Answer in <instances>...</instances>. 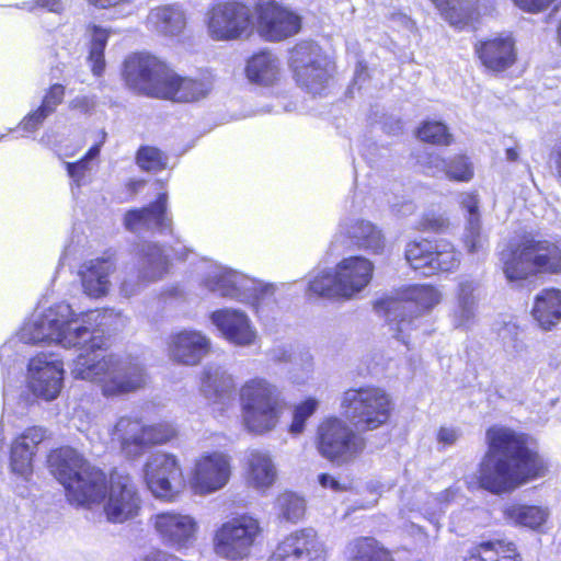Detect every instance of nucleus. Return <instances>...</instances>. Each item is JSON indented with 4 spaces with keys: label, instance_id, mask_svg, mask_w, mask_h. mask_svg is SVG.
Segmentation results:
<instances>
[{
    "label": "nucleus",
    "instance_id": "nucleus-1",
    "mask_svg": "<svg viewBox=\"0 0 561 561\" xmlns=\"http://www.w3.org/2000/svg\"><path fill=\"white\" fill-rule=\"evenodd\" d=\"M32 340L55 342L80 351L73 360L75 379L90 381L106 397H119L145 387V367L137 360H123L108 352L110 343L102 328L79 325L67 304L49 307L34 323Z\"/></svg>",
    "mask_w": 561,
    "mask_h": 561
},
{
    "label": "nucleus",
    "instance_id": "nucleus-2",
    "mask_svg": "<svg viewBox=\"0 0 561 561\" xmlns=\"http://www.w3.org/2000/svg\"><path fill=\"white\" fill-rule=\"evenodd\" d=\"M46 462L50 473L64 486L71 505L91 508L104 502V514L108 522L115 524L139 515L142 500L130 476L112 474L107 481L102 469L71 446L51 449Z\"/></svg>",
    "mask_w": 561,
    "mask_h": 561
},
{
    "label": "nucleus",
    "instance_id": "nucleus-3",
    "mask_svg": "<svg viewBox=\"0 0 561 561\" xmlns=\"http://www.w3.org/2000/svg\"><path fill=\"white\" fill-rule=\"evenodd\" d=\"M394 400L385 388L375 385L352 387L343 391L337 415L322 419L316 428L314 446L331 463L348 465L366 448L363 434L388 425L393 416Z\"/></svg>",
    "mask_w": 561,
    "mask_h": 561
},
{
    "label": "nucleus",
    "instance_id": "nucleus-4",
    "mask_svg": "<svg viewBox=\"0 0 561 561\" xmlns=\"http://www.w3.org/2000/svg\"><path fill=\"white\" fill-rule=\"evenodd\" d=\"M485 445L476 483L492 494L511 493L548 471L528 433L506 425H491L485 431Z\"/></svg>",
    "mask_w": 561,
    "mask_h": 561
},
{
    "label": "nucleus",
    "instance_id": "nucleus-5",
    "mask_svg": "<svg viewBox=\"0 0 561 561\" xmlns=\"http://www.w3.org/2000/svg\"><path fill=\"white\" fill-rule=\"evenodd\" d=\"M499 260L508 283L561 275V241L526 233L507 243L499 252Z\"/></svg>",
    "mask_w": 561,
    "mask_h": 561
},
{
    "label": "nucleus",
    "instance_id": "nucleus-6",
    "mask_svg": "<svg viewBox=\"0 0 561 561\" xmlns=\"http://www.w3.org/2000/svg\"><path fill=\"white\" fill-rule=\"evenodd\" d=\"M242 423L254 434L274 431L285 410V399L279 388L265 378L247 380L239 390Z\"/></svg>",
    "mask_w": 561,
    "mask_h": 561
},
{
    "label": "nucleus",
    "instance_id": "nucleus-7",
    "mask_svg": "<svg viewBox=\"0 0 561 561\" xmlns=\"http://www.w3.org/2000/svg\"><path fill=\"white\" fill-rule=\"evenodd\" d=\"M442 300V293L433 284H410L397 290L394 297H385L375 301V309L385 314L392 310L411 309L402 313L392 328L397 340L407 344L404 331L414 329V320L431 312Z\"/></svg>",
    "mask_w": 561,
    "mask_h": 561
},
{
    "label": "nucleus",
    "instance_id": "nucleus-8",
    "mask_svg": "<svg viewBox=\"0 0 561 561\" xmlns=\"http://www.w3.org/2000/svg\"><path fill=\"white\" fill-rule=\"evenodd\" d=\"M260 522L248 513L237 514L220 523L213 531L214 553L228 561L248 558L261 537Z\"/></svg>",
    "mask_w": 561,
    "mask_h": 561
},
{
    "label": "nucleus",
    "instance_id": "nucleus-9",
    "mask_svg": "<svg viewBox=\"0 0 561 561\" xmlns=\"http://www.w3.org/2000/svg\"><path fill=\"white\" fill-rule=\"evenodd\" d=\"M176 436L178 431L171 422L146 424L140 417L130 415L119 417L111 432L112 442L117 443L127 457H138L148 448L167 444Z\"/></svg>",
    "mask_w": 561,
    "mask_h": 561
},
{
    "label": "nucleus",
    "instance_id": "nucleus-10",
    "mask_svg": "<svg viewBox=\"0 0 561 561\" xmlns=\"http://www.w3.org/2000/svg\"><path fill=\"white\" fill-rule=\"evenodd\" d=\"M404 259L413 271L426 276L453 273L461 264V253L445 238L419 237L411 239L404 247Z\"/></svg>",
    "mask_w": 561,
    "mask_h": 561
},
{
    "label": "nucleus",
    "instance_id": "nucleus-11",
    "mask_svg": "<svg viewBox=\"0 0 561 561\" xmlns=\"http://www.w3.org/2000/svg\"><path fill=\"white\" fill-rule=\"evenodd\" d=\"M170 67L168 61L153 54L135 51L124 59L121 77L134 93L158 99Z\"/></svg>",
    "mask_w": 561,
    "mask_h": 561
},
{
    "label": "nucleus",
    "instance_id": "nucleus-12",
    "mask_svg": "<svg viewBox=\"0 0 561 561\" xmlns=\"http://www.w3.org/2000/svg\"><path fill=\"white\" fill-rule=\"evenodd\" d=\"M205 24L215 41L238 39L252 30L254 10L242 0L217 1L208 7Z\"/></svg>",
    "mask_w": 561,
    "mask_h": 561
},
{
    "label": "nucleus",
    "instance_id": "nucleus-13",
    "mask_svg": "<svg viewBox=\"0 0 561 561\" xmlns=\"http://www.w3.org/2000/svg\"><path fill=\"white\" fill-rule=\"evenodd\" d=\"M144 482L151 494L163 502L173 503L185 485L184 471L179 458L160 451L147 459L142 468Z\"/></svg>",
    "mask_w": 561,
    "mask_h": 561
},
{
    "label": "nucleus",
    "instance_id": "nucleus-14",
    "mask_svg": "<svg viewBox=\"0 0 561 561\" xmlns=\"http://www.w3.org/2000/svg\"><path fill=\"white\" fill-rule=\"evenodd\" d=\"M254 22L259 34L268 42H282L301 30V18L276 0H255Z\"/></svg>",
    "mask_w": 561,
    "mask_h": 561
},
{
    "label": "nucleus",
    "instance_id": "nucleus-15",
    "mask_svg": "<svg viewBox=\"0 0 561 561\" xmlns=\"http://www.w3.org/2000/svg\"><path fill=\"white\" fill-rule=\"evenodd\" d=\"M231 477L230 459L219 451L205 453L194 461L190 488L196 495H208L227 485Z\"/></svg>",
    "mask_w": 561,
    "mask_h": 561
},
{
    "label": "nucleus",
    "instance_id": "nucleus-16",
    "mask_svg": "<svg viewBox=\"0 0 561 561\" xmlns=\"http://www.w3.org/2000/svg\"><path fill=\"white\" fill-rule=\"evenodd\" d=\"M327 549L316 530L302 528L278 541L267 561H325Z\"/></svg>",
    "mask_w": 561,
    "mask_h": 561
},
{
    "label": "nucleus",
    "instance_id": "nucleus-17",
    "mask_svg": "<svg viewBox=\"0 0 561 561\" xmlns=\"http://www.w3.org/2000/svg\"><path fill=\"white\" fill-rule=\"evenodd\" d=\"M473 50L480 66L494 76L508 71L518 60L516 41L512 34L480 39L474 43Z\"/></svg>",
    "mask_w": 561,
    "mask_h": 561
},
{
    "label": "nucleus",
    "instance_id": "nucleus-18",
    "mask_svg": "<svg viewBox=\"0 0 561 561\" xmlns=\"http://www.w3.org/2000/svg\"><path fill=\"white\" fill-rule=\"evenodd\" d=\"M213 85V77L209 73H202L198 77L182 76L171 66L158 100L173 103H195L207 98Z\"/></svg>",
    "mask_w": 561,
    "mask_h": 561
},
{
    "label": "nucleus",
    "instance_id": "nucleus-19",
    "mask_svg": "<svg viewBox=\"0 0 561 561\" xmlns=\"http://www.w3.org/2000/svg\"><path fill=\"white\" fill-rule=\"evenodd\" d=\"M151 523L160 539L178 549L193 542L198 531V523L192 515L174 510L154 514Z\"/></svg>",
    "mask_w": 561,
    "mask_h": 561
},
{
    "label": "nucleus",
    "instance_id": "nucleus-20",
    "mask_svg": "<svg viewBox=\"0 0 561 561\" xmlns=\"http://www.w3.org/2000/svg\"><path fill=\"white\" fill-rule=\"evenodd\" d=\"M312 48L305 44L294 46L289 66L296 83L312 94L321 93L328 82L329 73L318 60L312 57Z\"/></svg>",
    "mask_w": 561,
    "mask_h": 561
},
{
    "label": "nucleus",
    "instance_id": "nucleus-21",
    "mask_svg": "<svg viewBox=\"0 0 561 561\" xmlns=\"http://www.w3.org/2000/svg\"><path fill=\"white\" fill-rule=\"evenodd\" d=\"M30 388L32 392L50 401L58 397L62 387L64 366L60 360H49L45 354H37L28 363Z\"/></svg>",
    "mask_w": 561,
    "mask_h": 561
},
{
    "label": "nucleus",
    "instance_id": "nucleus-22",
    "mask_svg": "<svg viewBox=\"0 0 561 561\" xmlns=\"http://www.w3.org/2000/svg\"><path fill=\"white\" fill-rule=\"evenodd\" d=\"M339 295L350 299L360 293L373 279L374 264L366 257L353 255L342 259L334 268Z\"/></svg>",
    "mask_w": 561,
    "mask_h": 561
},
{
    "label": "nucleus",
    "instance_id": "nucleus-23",
    "mask_svg": "<svg viewBox=\"0 0 561 561\" xmlns=\"http://www.w3.org/2000/svg\"><path fill=\"white\" fill-rule=\"evenodd\" d=\"M124 227L130 232L144 229L170 230L172 219L168 215V193H159L147 206L127 210L124 214Z\"/></svg>",
    "mask_w": 561,
    "mask_h": 561
},
{
    "label": "nucleus",
    "instance_id": "nucleus-24",
    "mask_svg": "<svg viewBox=\"0 0 561 561\" xmlns=\"http://www.w3.org/2000/svg\"><path fill=\"white\" fill-rule=\"evenodd\" d=\"M191 250L185 245L162 247L157 242H148L139 252V260L152 279L162 278L170 268L185 262Z\"/></svg>",
    "mask_w": 561,
    "mask_h": 561
},
{
    "label": "nucleus",
    "instance_id": "nucleus-25",
    "mask_svg": "<svg viewBox=\"0 0 561 561\" xmlns=\"http://www.w3.org/2000/svg\"><path fill=\"white\" fill-rule=\"evenodd\" d=\"M45 439V430L41 426H30L19 434L10 448V468L24 478L33 472V458L37 446Z\"/></svg>",
    "mask_w": 561,
    "mask_h": 561
},
{
    "label": "nucleus",
    "instance_id": "nucleus-26",
    "mask_svg": "<svg viewBox=\"0 0 561 561\" xmlns=\"http://www.w3.org/2000/svg\"><path fill=\"white\" fill-rule=\"evenodd\" d=\"M168 348L174 362L193 366L209 353L210 344L201 332L183 330L170 336Z\"/></svg>",
    "mask_w": 561,
    "mask_h": 561
},
{
    "label": "nucleus",
    "instance_id": "nucleus-27",
    "mask_svg": "<svg viewBox=\"0 0 561 561\" xmlns=\"http://www.w3.org/2000/svg\"><path fill=\"white\" fill-rule=\"evenodd\" d=\"M213 323L230 342L239 345H249L255 339V332L250 320L242 311L234 309H219L210 316Z\"/></svg>",
    "mask_w": 561,
    "mask_h": 561
},
{
    "label": "nucleus",
    "instance_id": "nucleus-28",
    "mask_svg": "<svg viewBox=\"0 0 561 561\" xmlns=\"http://www.w3.org/2000/svg\"><path fill=\"white\" fill-rule=\"evenodd\" d=\"M244 75L251 83L268 88L280 81L283 71L279 59L271 50L262 49L248 58Z\"/></svg>",
    "mask_w": 561,
    "mask_h": 561
},
{
    "label": "nucleus",
    "instance_id": "nucleus-29",
    "mask_svg": "<svg viewBox=\"0 0 561 561\" xmlns=\"http://www.w3.org/2000/svg\"><path fill=\"white\" fill-rule=\"evenodd\" d=\"M530 313L541 330H553L561 321V289H541L534 298Z\"/></svg>",
    "mask_w": 561,
    "mask_h": 561
},
{
    "label": "nucleus",
    "instance_id": "nucleus-30",
    "mask_svg": "<svg viewBox=\"0 0 561 561\" xmlns=\"http://www.w3.org/2000/svg\"><path fill=\"white\" fill-rule=\"evenodd\" d=\"M115 270L112 256L90 260L80 271L84 293L93 298H100L107 293L110 274Z\"/></svg>",
    "mask_w": 561,
    "mask_h": 561
},
{
    "label": "nucleus",
    "instance_id": "nucleus-31",
    "mask_svg": "<svg viewBox=\"0 0 561 561\" xmlns=\"http://www.w3.org/2000/svg\"><path fill=\"white\" fill-rule=\"evenodd\" d=\"M350 248L380 254L386 247L382 231L373 222L358 219L347 226L344 232Z\"/></svg>",
    "mask_w": 561,
    "mask_h": 561
},
{
    "label": "nucleus",
    "instance_id": "nucleus-32",
    "mask_svg": "<svg viewBox=\"0 0 561 561\" xmlns=\"http://www.w3.org/2000/svg\"><path fill=\"white\" fill-rule=\"evenodd\" d=\"M463 561H523V558L513 541L490 539L471 547Z\"/></svg>",
    "mask_w": 561,
    "mask_h": 561
},
{
    "label": "nucleus",
    "instance_id": "nucleus-33",
    "mask_svg": "<svg viewBox=\"0 0 561 561\" xmlns=\"http://www.w3.org/2000/svg\"><path fill=\"white\" fill-rule=\"evenodd\" d=\"M345 561H396L390 549L373 536H359L348 541Z\"/></svg>",
    "mask_w": 561,
    "mask_h": 561
},
{
    "label": "nucleus",
    "instance_id": "nucleus-34",
    "mask_svg": "<svg viewBox=\"0 0 561 561\" xmlns=\"http://www.w3.org/2000/svg\"><path fill=\"white\" fill-rule=\"evenodd\" d=\"M148 20L158 32L168 36L181 34L186 26L184 11L173 4L153 8L149 12Z\"/></svg>",
    "mask_w": 561,
    "mask_h": 561
},
{
    "label": "nucleus",
    "instance_id": "nucleus-35",
    "mask_svg": "<svg viewBox=\"0 0 561 561\" xmlns=\"http://www.w3.org/2000/svg\"><path fill=\"white\" fill-rule=\"evenodd\" d=\"M503 516L516 526L539 529L549 517V511L539 505L512 503L504 507Z\"/></svg>",
    "mask_w": 561,
    "mask_h": 561
},
{
    "label": "nucleus",
    "instance_id": "nucleus-36",
    "mask_svg": "<svg viewBox=\"0 0 561 561\" xmlns=\"http://www.w3.org/2000/svg\"><path fill=\"white\" fill-rule=\"evenodd\" d=\"M247 476L256 488H267L273 484L276 471L267 453L253 449L247 459Z\"/></svg>",
    "mask_w": 561,
    "mask_h": 561
},
{
    "label": "nucleus",
    "instance_id": "nucleus-37",
    "mask_svg": "<svg viewBox=\"0 0 561 561\" xmlns=\"http://www.w3.org/2000/svg\"><path fill=\"white\" fill-rule=\"evenodd\" d=\"M202 389L213 403H220L234 390L232 377L218 369H206L202 378Z\"/></svg>",
    "mask_w": 561,
    "mask_h": 561
},
{
    "label": "nucleus",
    "instance_id": "nucleus-38",
    "mask_svg": "<svg viewBox=\"0 0 561 561\" xmlns=\"http://www.w3.org/2000/svg\"><path fill=\"white\" fill-rule=\"evenodd\" d=\"M415 136L425 144L440 147L450 146L455 140L447 125L438 121L422 122Z\"/></svg>",
    "mask_w": 561,
    "mask_h": 561
},
{
    "label": "nucleus",
    "instance_id": "nucleus-39",
    "mask_svg": "<svg viewBox=\"0 0 561 561\" xmlns=\"http://www.w3.org/2000/svg\"><path fill=\"white\" fill-rule=\"evenodd\" d=\"M319 401L313 397H307L294 404L291 409V421L287 426L288 433L294 436L305 432L308 420L317 412Z\"/></svg>",
    "mask_w": 561,
    "mask_h": 561
},
{
    "label": "nucleus",
    "instance_id": "nucleus-40",
    "mask_svg": "<svg viewBox=\"0 0 561 561\" xmlns=\"http://www.w3.org/2000/svg\"><path fill=\"white\" fill-rule=\"evenodd\" d=\"M442 16L453 26L462 27L470 21L466 0H431Z\"/></svg>",
    "mask_w": 561,
    "mask_h": 561
},
{
    "label": "nucleus",
    "instance_id": "nucleus-41",
    "mask_svg": "<svg viewBox=\"0 0 561 561\" xmlns=\"http://www.w3.org/2000/svg\"><path fill=\"white\" fill-rule=\"evenodd\" d=\"M136 164L145 172H160L168 165V154L154 146H140L135 156Z\"/></svg>",
    "mask_w": 561,
    "mask_h": 561
},
{
    "label": "nucleus",
    "instance_id": "nucleus-42",
    "mask_svg": "<svg viewBox=\"0 0 561 561\" xmlns=\"http://www.w3.org/2000/svg\"><path fill=\"white\" fill-rule=\"evenodd\" d=\"M446 176L454 182H469L473 179L474 168L466 154H457L445 165Z\"/></svg>",
    "mask_w": 561,
    "mask_h": 561
},
{
    "label": "nucleus",
    "instance_id": "nucleus-43",
    "mask_svg": "<svg viewBox=\"0 0 561 561\" xmlns=\"http://www.w3.org/2000/svg\"><path fill=\"white\" fill-rule=\"evenodd\" d=\"M307 290L310 295L317 297H339L335 272H323L314 276L308 284Z\"/></svg>",
    "mask_w": 561,
    "mask_h": 561
},
{
    "label": "nucleus",
    "instance_id": "nucleus-44",
    "mask_svg": "<svg viewBox=\"0 0 561 561\" xmlns=\"http://www.w3.org/2000/svg\"><path fill=\"white\" fill-rule=\"evenodd\" d=\"M449 226V218L444 214L427 211L417 220L416 229L421 232L440 233L446 231Z\"/></svg>",
    "mask_w": 561,
    "mask_h": 561
},
{
    "label": "nucleus",
    "instance_id": "nucleus-45",
    "mask_svg": "<svg viewBox=\"0 0 561 561\" xmlns=\"http://www.w3.org/2000/svg\"><path fill=\"white\" fill-rule=\"evenodd\" d=\"M65 94V85L60 83L50 84L45 91L39 106L50 115L56 112L57 107L64 102Z\"/></svg>",
    "mask_w": 561,
    "mask_h": 561
},
{
    "label": "nucleus",
    "instance_id": "nucleus-46",
    "mask_svg": "<svg viewBox=\"0 0 561 561\" xmlns=\"http://www.w3.org/2000/svg\"><path fill=\"white\" fill-rule=\"evenodd\" d=\"M514 4L523 12L529 14H539L553 7L556 10L561 8V0H512Z\"/></svg>",
    "mask_w": 561,
    "mask_h": 561
},
{
    "label": "nucleus",
    "instance_id": "nucleus-47",
    "mask_svg": "<svg viewBox=\"0 0 561 561\" xmlns=\"http://www.w3.org/2000/svg\"><path fill=\"white\" fill-rule=\"evenodd\" d=\"M49 114L39 105L25 115L19 124L21 130L25 133H33L37 130L44 123Z\"/></svg>",
    "mask_w": 561,
    "mask_h": 561
},
{
    "label": "nucleus",
    "instance_id": "nucleus-48",
    "mask_svg": "<svg viewBox=\"0 0 561 561\" xmlns=\"http://www.w3.org/2000/svg\"><path fill=\"white\" fill-rule=\"evenodd\" d=\"M283 515L289 522H298L305 515L304 502L297 497L287 499L283 505Z\"/></svg>",
    "mask_w": 561,
    "mask_h": 561
},
{
    "label": "nucleus",
    "instance_id": "nucleus-49",
    "mask_svg": "<svg viewBox=\"0 0 561 561\" xmlns=\"http://www.w3.org/2000/svg\"><path fill=\"white\" fill-rule=\"evenodd\" d=\"M466 251L470 254L480 252L484 245V239L479 227L470 229L462 239Z\"/></svg>",
    "mask_w": 561,
    "mask_h": 561
},
{
    "label": "nucleus",
    "instance_id": "nucleus-50",
    "mask_svg": "<svg viewBox=\"0 0 561 561\" xmlns=\"http://www.w3.org/2000/svg\"><path fill=\"white\" fill-rule=\"evenodd\" d=\"M318 483L321 488L331 490L336 493L347 492L351 490L350 484L341 482L337 478L327 472H322L318 476Z\"/></svg>",
    "mask_w": 561,
    "mask_h": 561
},
{
    "label": "nucleus",
    "instance_id": "nucleus-51",
    "mask_svg": "<svg viewBox=\"0 0 561 561\" xmlns=\"http://www.w3.org/2000/svg\"><path fill=\"white\" fill-rule=\"evenodd\" d=\"M96 102L94 98L81 95L70 101L69 107L72 111L79 112L84 115L91 114L95 108Z\"/></svg>",
    "mask_w": 561,
    "mask_h": 561
},
{
    "label": "nucleus",
    "instance_id": "nucleus-52",
    "mask_svg": "<svg viewBox=\"0 0 561 561\" xmlns=\"http://www.w3.org/2000/svg\"><path fill=\"white\" fill-rule=\"evenodd\" d=\"M89 60L93 75L100 77L105 69L104 50L90 48Z\"/></svg>",
    "mask_w": 561,
    "mask_h": 561
},
{
    "label": "nucleus",
    "instance_id": "nucleus-53",
    "mask_svg": "<svg viewBox=\"0 0 561 561\" xmlns=\"http://www.w3.org/2000/svg\"><path fill=\"white\" fill-rule=\"evenodd\" d=\"M458 439V432L453 427L442 426L437 432V440L443 445L450 446Z\"/></svg>",
    "mask_w": 561,
    "mask_h": 561
},
{
    "label": "nucleus",
    "instance_id": "nucleus-54",
    "mask_svg": "<svg viewBox=\"0 0 561 561\" xmlns=\"http://www.w3.org/2000/svg\"><path fill=\"white\" fill-rule=\"evenodd\" d=\"M461 206L466 209L471 216L478 219L479 214V199L477 194L468 193L461 201Z\"/></svg>",
    "mask_w": 561,
    "mask_h": 561
},
{
    "label": "nucleus",
    "instance_id": "nucleus-55",
    "mask_svg": "<svg viewBox=\"0 0 561 561\" xmlns=\"http://www.w3.org/2000/svg\"><path fill=\"white\" fill-rule=\"evenodd\" d=\"M87 169H88V163L84 162V159H79L76 162L67 163L68 174L71 178L77 179V180H80L84 176Z\"/></svg>",
    "mask_w": 561,
    "mask_h": 561
},
{
    "label": "nucleus",
    "instance_id": "nucleus-56",
    "mask_svg": "<svg viewBox=\"0 0 561 561\" xmlns=\"http://www.w3.org/2000/svg\"><path fill=\"white\" fill-rule=\"evenodd\" d=\"M550 161L556 172V176L561 179V139L551 148Z\"/></svg>",
    "mask_w": 561,
    "mask_h": 561
},
{
    "label": "nucleus",
    "instance_id": "nucleus-57",
    "mask_svg": "<svg viewBox=\"0 0 561 561\" xmlns=\"http://www.w3.org/2000/svg\"><path fill=\"white\" fill-rule=\"evenodd\" d=\"M94 34L91 43V48L99 49V50H105V46L107 43L108 34L106 31L94 26Z\"/></svg>",
    "mask_w": 561,
    "mask_h": 561
},
{
    "label": "nucleus",
    "instance_id": "nucleus-58",
    "mask_svg": "<svg viewBox=\"0 0 561 561\" xmlns=\"http://www.w3.org/2000/svg\"><path fill=\"white\" fill-rule=\"evenodd\" d=\"M173 557L174 554L156 548L146 553L140 561H173Z\"/></svg>",
    "mask_w": 561,
    "mask_h": 561
},
{
    "label": "nucleus",
    "instance_id": "nucleus-59",
    "mask_svg": "<svg viewBox=\"0 0 561 561\" xmlns=\"http://www.w3.org/2000/svg\"><path fill=\"white\" fill-rule=\"evenodd\" d=\"M37 4L38 7L44 8L47 11L56 13L62 11L64 9L61 0H38Z\"/></svg>",
    "mask_w": 561,
    "mask_h": 561
},
{
    "label": "nucleus",
    "instance_id": "nucleus-60",
    "mask_svg": "<svg viewBox=\"0 0 561 561\" xmlns=\"http://www.w3.org/2000/svg\"><path fill=\"white\" fill-rule=\"evenodd\" d=\"M145 185V181L144 180H129L127 183H126V187L127 190L129 191L130 195H134L137 193V191Z\"/></svg>",
    "mask_w": 561,
    "mask_h": 561
},
{
    "label": "nucleus",
    "instance_id": "nucleus-61",
    "mask_svg": "<svg viewBox=\"0 0 561 561\" xmlns=\"http://www.w3.org/2000/svg\"><path fill=\"white\" fill-rule=\"evenodd\" d=\"M99 152H100V146L93 145L92 147L89 148V150L85 152V154L81 159H84V162L88 163V160L98 156Z\"/></svg>",
    "mask_w": 561,
    "mask_h": 561
},
{
    "label": "nucleus",
    "instance_id": "nucleus-62",
    "mask_svg": "<svg viewBox=\"0 0 561 561\" xmlns=\"http://www.w3.org/2000/svg\"><path fill=\"white\" fill-rule=\"evenodd\" d=\"M506 158L510 161H516L518 159V151L515 148L506 149Z\"/></svg>",
    "mask_w": 561,
    "mask_h": 561
},
{
    "label": "nucleus",
    "instance_id": "nucleus-63",
    "mask_svg": "<svg viewBox=\"0 0 561 561\" xmlns=\"http://www.w3.org/2000/svg\"><path fill=\"white\" fill-rule=\"evenodd\" d=\"M100 316H101V313L98 311H90L87 313V322L89 324H91L92 321L96 322Z\"/></svg>",
    "mask_w": 561,
    "mask_h": 561
},
{
    "label": "nucleus",
    "instance_id": "nucleus-64",
    "mask_svg": "<svg viewBox=\"0 0 561 561\" xmlns=\"http://www.w3.org/2000/svg\"><path fill=\"white\" fill-rule=\"evenodd\" d=\"M556 37H557L558 44L561 47V19L559 20V23H558L557 28H556Z\"/></svg>",
    "mask_w": 561,
    "mask_h": 561
}]
</instances>
